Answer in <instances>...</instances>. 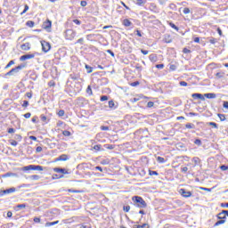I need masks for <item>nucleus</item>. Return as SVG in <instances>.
<instances>
[{
    "label": "nucleus",
    "instance_id": "nucleus-1",
    "mask_svg": "<svg viewBox=\"0 0 228 228\" xmlns=\"http://www.w3.org/2000/svg\"><path fill=\"white\" fill-rule=\"evenodd\" d=\"M132 200L134 204H135L136 208H139L141 209L147 208V202H145V200H143V198L140 196L132 197Z\"/></svg>",
    "mask_w": 228,
    "mask_h": 228
},
{
    "label": "nucleus",
    "instance_id": "nucleus-2",
    "mask_svg": "<svg viewBox=\"0 0 228 228\" xmlns=\"http://www.w3.org/2000/svg\"><path fill=\"white\" fill-rule=\"evenodd\" d=\"M76 31L72 28L66 29L64 32V37L66 40H74L76 38Z\"/></svg>",
    "mask_w": 228,
    "mask_h": 228
},
{
    "label": "nucleus",
    "instance_id": "nucleus-3",
    "mask_svg": "<svg viewBox=\"0 0 228 228\" xmlns=\"http://www.w3.org/2000/svg\"><path fill=\"white\" fill-rule=\"evenodd\" d=\"M217 218L219 221H217L214 224V227H218V225H222V224H225V220H227V217H226L224 210L217 215Z\"/></svg>",
    "mask_w": 228,
    "mask_h": 228
},
{
    "label": "nucleus",
    "instance_id": "nucleus-4",
    "mask_svg": "<svg viewBox=\"0 0 228 228\" xmlns=\"http://www.w3.org/2000/svg\"><path fill=\"white\" fill-rule=\"evenodd\" d=\"M42 29H45V31H47V33H51L53 29V21H51V20L49 19L45 20L42 24Z\"/></svg>",
    "mask_w": 228,
    "mask_h": 228
},
{
    "label": "nucleus",
    "instance_id": "nucleus-5",
    "mask_svg": "<svg viewBox=\"0 0 228 228\" xmlns=\"http://www.w3.org/2000/svg\"><path fill=\"white\" fill-rule=\"evenodd\" d=\"M23 170L27 172L28 170H38L39 172H42L44 170V167L42 166H35V165H29L23 167Z\"/></svg>",
    "mask_w": 228,
    "mask_h": 228
},
{
    "label": "nucleus",
    "instance_id": "nucleus-6",
    "mask_svg": "<svg viewBox=\"0 0 228 228\" xmlns=\"http://www.w3.org/2000/svg\"><path fill=\"white\" fill-rule=\"evenodd\" d=\"M43 53H49L51 51V43L47 41H41Z\"/></svg>",
    "mask_w": 228,
    "mask_h": 228
},
{
    "label": "nucleus",
    "instance_id": "nucleus-7",
    "mask_svg": "<svg viewBox=\"0 0 228 228\" xmlns=\"http://www.w3.org/2000/svg\"><path fill=\"white\" fill-rule=\"evenodd\" d=\"M24 65H19L15 68H12L9 72H7L5 74V76H13V73H17L19 72L20 70H22V69H24Z\"/></svg>",
    "mask_w": 228,
    "mask_h": 228
},
{
    "label": "nucleus",
    "instance_id": "nucleus-8",
    "mask_svg": "<svg viewBox=\"0 0 228 228\" xmlns=\"http://www.w3.org/2000/svg\"><path fill=\"white\" fill-rule=\"evenodd\" d=\"M179 193L184 199H190V197H191V191H187L186 189H180Z\"/></svg>",
    "mask_w": 228,
    "mask_h": 228
},
{
    "label": "nucleus",
    "instance_id": "nucleus-9",
    "mask_svg": "<svg viewBox=\"0 0 228 228\" xmlns=\"http://www.w3.org/2000/svg\"><path fill=\"white\" fill-rule=\"evenodd\" d=\"M15 191H17L15 187H12V188H10V189H6L4 191H0V197H3V195H8L10 193H15Z\"/></svg>",
    "mask_w": 228,
    "mask_h": 228
},
{
    "label": "nucleus",
    "instance_id": "nucleus-10",
    "mask_svg": "<svg viewBox=\"0 0 228 228\" xmlns=\"http://www.w3.org/2000/svg\"><path fill=\"white\" fill-rule=\"evenodd\" d=\"M142 99H149V97L144 96L143 94H136L134 98L130 100V102H138V101H142Z\"/></svg>",
    "mask_w": 228,
    "mask_h": 228
},
{
    "label": "nucleus",
    "instance_id": "nucleus-11",
    "mask_svg": "<svg viewBox=\"0 0 228 228\" xmlns=\"http://www.w3.org/2000/svg\"><path fill=\"white\" fill-rule=\"evenodd\" d=\"M35 58V54H25L20 57V61H26V60H33Z\"/></svg>",
    "mask_w": 228,
    "mask_h": 228
},
{
    "label": "nucleus",
    "instance_id": "nucleus-12",
    "mask_svg": "<svg viewBox=\"0 0 228 228\" xmlns=\"http://www.w3.org/2000/svg\"><path fill=\"white\" fill-rule=\"evenodd\" d=\"M21 51H29L31 49V43H25L20 45Z\"/></svg>",
    "mask_w": 228,
    "mask_h": 228
},
{
    "label": "nucleus",
    "instance_id": "nucleus-13",
    "mask_svg": "<svg viewBox=\"0 0 228 228\" xmlns=\"http://www.w3.org/2000/svg\"><path fill=\"white\" fill-rule=\"evenodd\" d=\"M69 159V155L62 154L59 156L57 159H55V161H67Z\"/></svg>",
    "mask_w": 228,
    "mask_h": 228
},
{
    "label": "nucleus",
    "instance_id": "nucleus-14",
    "mask_svg": "<svg viewBox=\"0 0 228 228\" xmlns=\"http://www.w3.org/2000/svg\"><path fill=\"white\" fill-rule=\"evenodd\" d=\"M149 60L150 61H152L153 63H156L158 61V54L156 53H151L149 55Z\"/></svg>",
    "mask_w": 228,
    "mask_h": 228
},
{
    "label": "nucleus",
    "instance_id": "nucleus-15",
    "mask_svg": "<svg viewBox=\"0 0 228 228\" xmlns=\"http://www.w3.org/2000/svg\"><path fill=\"white\" fill-rule=\"evenodd\" d=\"M123 26H125V28H129V26L133 25V22H131V20H129V19H125L122 21Z\"/></svg>",
    "mask_w": 228,
    "mask_h": 228
},
{
    "label": "nucleus",
    "instance_id": "nucleus-16",
    "mask_svg": "<svg viewBox=\"0 0 228 228\" xmlns=\"http://www.w3.org/2000/svg\"><path fill=\"white\" fill-rule=\"evenodd\" d=\"M191 97L192 99H200L201 101L205 100L204 96L200 94H192Z\"/></svg>",
    "mask_w": 228,
    "mask_h": 228
},
{
    "label": "nucleus",
    "instance_id": "nucleus-17",
    "mask_svg": "<svg viewBox=\"0 0 228 228\" xmlns=\"http://www.w3.org/2000/svg\"><path fill=\"white\" fill-rule=\"evenodd\" d=\"M93 150L95 151L96 152H100V151H102V145L96 144L93 147Z\"/></svg>",
    "mask_w": 228,
    "mask_h": 228
},
{
    "label": "nucleus",
    "instance_id": "nucleus-18",
    "mask_svg": "<svg viewBox=\"0 0 228 228\" xmlns=\"http://www.w3.org/2000/svg\"><path fill=\"white\" fill-rule=\"evenodd\" d=\"M58 224H60V221L47 222L45 225V227H52V225H56Z\"/></svg>",
    "mask_w": 228,
    "mask_h": 228
},
{
    "label": "nucleus",
    "instance_id": "nucleus-19",
    "mask_svg": "<svg viewBox=\"0 0 228 228\" xmlns=\"http://www.w3.org/2000/svg\"><path fill=\"white\" fill-rule=\"evenodd\" d=\"M204 95L207 97V99H215L216 97V94L213 93L205 94Z\"/></svg>",
    "mask_w": 228,
    "mask_h": 228
},
{
    "label": "nucleus",
    "instance_id": "nucleus-20",
    "mask_svg": "<svg viewBox=\"0 0 228 228\" xmlns=\"http://www.w3.org/2000/svg\"><path fill=\"white\" fill-rule=\"evenodd\" d=\"M168 26H170V28H172L173 29H175V31H179V27L175 26V24H174V22L171 21H167Z\"/></svg>",
    "mask_w": 228,
    "mask_h": 228
},
{
    "label": "nucleus",
    "instance_id": "nucleus-21",
    "mask_svg": "<svg viewBox=\"0 0 228 228\" xmlns=\"http://www.w3.org/2000/svg\"><path fill=\"white\" fill-rule=\"evenodd\" d=\"M103 147L109 151H113V149H115V144H105Z\"/></svg>",
    "mask_w": 228,
    "mask_h": 228
},
{
    "label": "nucleus",
    "instance_id": "nucleus-22",
    "mask_svg": "<svg viewBox=\"0 0 228 228\" xmlns=\"http://www.w3.org/2000/svg\"><path fill=\"white\" fill-rule=\"evenodd\" d=\"M53 171L57 172V174H65V169L60 167L53 168Z\"/></svg>",
    "mask_w": 228,
    "mask_h": 228
},
{
    "label": "nucleus",
    "instance_id": "nucleus-23",
    "mask_svg": "<svg viewBox=\"0 0 228 228\" xmlns=\"http://www.w3.org/2000/svg\"><path fill=\"white\" fill-rule=\"evenodd\" d=\"M26 26H28V28H35V21L33 20H28L26 22Z\"/></svg>",
    "mask_w": 228,
    "mask_h": 228
},
{
    "label": "nucleus",
    "instance_id": "nucleus-24",
    "mask_svg": "<svg viewBox=\"0 0 228 228\" xmlns=\"http://www.w3.org/2000/svg\"><path fill=\"white\" fill-rule=\"evenodd\" d=\"M147 3V0H136L137 6H142V4H145Z\"/></svg>",
    "mask_w": 228,
    "mask_h": 228
},
{
    "label": "nucleus",
    "instance_id": "nucleus-25",
    "mask_svg": "<svg viewBox=\"0 0 228 228\" xmlns=\"http://www.w3.org/2000/svg\"><path fill=\"white\" fill-rule=\"evenodd\" d=\"M9 142L12 147H17V145H19V142L13 139L9 140Z\"/></svg>",
    "mask_w": 228,
    "mask_h": 228
},
{
    "label": "nucleus",
    "instance_id": "nucleus-26",
    "mask_svg": "<svg viewBox=\"0 0 228 228\" xmlns=\"http://www.w3.org/2000/svg\"><path fill=\"white\" fill-rule=\"evenodd\" d=\"M123 211L125 213H129V211H131V206H129V205L124 206L123 207Z\"/></svg>",
    "mask_w": 228,
    "mask_h": 228
},
{
    "label": "nucleus",
    "instance_id": "nucleus-27",
    "mask_svg": "<svg viewBox=\"0 0 228 228\" xmlns=\"http://www.w3.org/2000/svg\"><path fill=\"white\" fill-rule=\"evenodd\" d=\"M86 94L89 95H94V91H92V86H88L86 88Z\"/></svg>",
    "mask_w": 228,
    "mask_h": 228
},
{
    "label": "nucleus",
    "instance_id": "nucleus-28",
    "mask_svg": "<svg viewBox=\"0 0 228 228\" xmlns=\"http://www.w3.org/2000/svg\"><path fill=\"white\" fill-rule=\"evenodd\" d=\"M48 86H50V88H53L54 86H56V82H54V80H51L48 82Z\"/></svg>",
    "mask_w": 228,
    "mask_h": 228
},
{
    "label": "nucleus",
    "instance_id": "nucleus-29",
    "mask_svg": "<svg viewBox=\"0 0 228 228\" xmlns=\"http://www.w3.org/2000/svg\"><path fill=\"white\" fill-rule=\"evenodd\" d=\"M63 136H70L72 134L69 130L62 131Z\"/></svg>",
    "mask_w": 228,
    "mask_h": 228
},
{
    "label": "nucleus",
    "instance_id": "nucleus-30",
    "mask_svg": "<svg viewBox=\"0 0 228 228\" xmlns=\"http://www.w3.org/2000/svg\"><path fill=\"white\" fill-rule=\"evenodd\" d=\"M12 65H15V61H10L8 64L5 66V69H10Z\"/></svg>",
    "mask_w": 228,
    "mask_h": 228
},
{
    "label": "nucleus",
    "instance_id": "nucleus-31",
    "mask_svg": "<svg viewBox=\"0 0 228 228\" xmlns=\"http://www.w3.org/2000/svg\"><path fill=\"white\" fill-rule=\"evenodd\" d=\"M186 129H193V127H195V125L191 124V123H188L185 125Z\"/></svg>",
    "mask_w": 228,
    "mask_h": 228
},
{
    "label": "nucleus",
    "instance_id": "nucleus-32",
    "mask_svg": "<svg viewBox=\"0 0 228 228\" xmlns=\"http://www.w3.org/2000/svg\"><path fill=\"white\" fill-rule=\"evenodd\" d=\"M149 175H159V173L157 171L149 170Z\"/></svg>",
    "mask_w": 228,
    "mask_h": 228
},
{
    "label": "nucleus",
    "instance_id": "nucleus-33",
    "mask_svg": "<svg viewBox=\"0 0 228 228\" xmlns=\"http://www.w3.org/2000/svg\"><path fill=\"white\" fill-rule=\"evenodd\" d=\"M109 108H115V102H113V100L109 101Z\"/></svg>",
    "mask_w": 228,
    "mask_h": 228
},
{
    "label": "nucleus",
    "instance_id": "nucleus-34",
    "mask_svg": "<svg viewBox=\"0 0 228 228\" xmlns=\"http://www.w3.org/2000/svg\"><path fill=\"white\" fill-rule=\"evenodd\" d=\"M217 117H219L221 122H224L225 120V115L224 114H217Z\"/></svg>",
    "mask_w": 228,
    "mask_h": 228
},
{
    "label": "nucleus",
    "instance_id": "nucleus-35",
    "mask_svg": "<svg viewBox=\"0 0 228 228\" xmlns=\"http://www.w3.org/2000/svg\"><path fill=\"white\" fill-rule=\"evenodd\" d=\"M158 163H165V158L163 157H158L157 158Z\"/></svg>",
    "mask_w": 228,
    "mask_h": 228
},
{
    "label": "nucleus",
    "instance_id": "nucleus-36",
    "mask_svg": "<svg viewBox=\"0 0 228 228\" xmlns=\"http://www.w3.org/2000/svg\"><path fill=\"white\" fill-rule=\"evenodd\" d=\"M33 222H34V224H40V222H42V220L40 219V217H34Z\"/></svg>",
    "mask_w": 228,
    "mask_h": 228
},
{
    "label": "nucleus",
    "instance_id": "nucleus-37",
    "mask_svg": "<svg viewBox=\"0 0 228 228\" xmlns=\"http://www.w3.org/2000/svg\"><path fill=\"white\" fill-rule=\"evenodd\" d=\"M57 115H58V117H63L65 115V110H59Z\"/></svg>",
    "mask_w": 228,
    "mask_h": 228
},
{
    "label": "nucleus",
    "instance_id": "nucleus-38",
    "mask_svg": "<svg viewBox=\"0 0 228 228\" xmlns=\"http://www.w3.org/2000/svg\"><path fill=\"white\" fill-rule=\"evenodd\" d=\"M224 72H217L216 74V77H218L220 79V78L224 77Z\"/></svg>",
    "mask_w": 228,
    "mask_h": 228
},
{
    "label": "nucleus",
    "instance_id": "nucleus-39",
    "mask_svg": "<svg viewBox=\"0 0 228 228\" xmlns=\"http://www.w3.org/2000/svg\"><path fill=\"white\" fill-rule=\"evenodd\" d=\"M28 10H29V6L28 4H25L24 10L20 13V15H24V13H26V12H28Z\"/></svg>",
    "mask_w": 228,
    "mask_h": 228
},
{
    "label": "nucleus",
    "instance_id": "nucleus-40",
    "mask_svg": "<svg viewBox=\"0 0 228 228\" xmlns=\"http://www.w3.org/2000/svg\"><path fill=\"white\" fill-rule=\"evenodd\" d=\"M71 79L73 81H77V79H79V75H71Z\"/></svg>",
    "mask_w": 228,
    "mask_h": 228
},
{
    "label": "nucleus",
    "instance_id": "nucleus-41",
    "mask_svg": "<svg viewBox=\"0 0 228 228\" xmlns=\"http://www.w3.org/2000/svg\"><path fill=\"white\" fill-rule=\"evenodd\" d=\"M183 53L184 54H190V53H191V50H190V49H188V48H183Z\"/></svg>",
    "mask_w": 228,
    "mask_h": 228
},
{
    "label": "nucleus",
    "instance_id": "nucleus-42",
    "mask_svg": "<svg viewBox=\"0 0 228 228\" xmlns=\"http://www.w3.org/2000/svg\"><path fill=\"white\" fill-rule=\"evenodd\" d=\"M29 106V102L28 101H24L22 103V108H28Z\"/></svg>",
    "mask_w": 228,
    "mask_h": 228
},
{
    "label": "nucleus",
    "instance_id": "nucleus-43",
    "mask_svg": "<svg viewBox=\"0 0 228 228\" xmlns=\"http://www.w3.org/2000/svg\"><path fill=\"white\" fill-rule=\"evenodd\" d=\"M68 191L69 193H81V191H77V190H72V189H69Z\"/></svg>",
    "mask_w": 228,
    "mask_h": 228
},
{
    "label": "nucleus",
    "instance_id": "nucleus-44",
    "mask_svg": "<svg viewBox=\"0 0 228 228\" xmlns=\"http://www.w3.org/2000/svg\"><path fill=\"white\" fill-rule=\"evenodd\" d=\"M108 96L107 95H103V96H102L101 98H100V101H101V102H104V101H108Z\"/></svg>",
    "mask_w": 228,
    "mask_h": 228
},
{
    "label": "nucleus",
    "instance_id": "nucleus-45",
    "mask_svg": "<svg viewBox=\"0 0 228 228\" xmlns=\"http://www.w3.org/2000/svg\"><path fill=\"white\" fill-rule=\"evenodd\" d=\"M183 12L184 15H188V13H190L191 11H190V8L185 7Z\"/></svg>",
    "mask_w": 228,
    "mask_h": 228
},
{
    "label": "nucleus",
    "instance_id": "nucleus-46",
    "mask_svg": "<svg viewBox=\"0 0 228 228\" xmlns=\"http://www.w3.org/2000/svg\"><path fill=\"white\" fill-rule=\"evenodd\" d=\"M175 69H177V66H175V64H171V65L169 66V70L174 71V70H175Z\"/></svg>",
    "mask_w": 228,
    "mask_h": 228
},
{
    "label": "nucleus",
    "instance_id": "nucleus-47",
    "mask_svg": "<svg viewBox=\"0 0 228 228\" xmlns=\"http://www.w3.org/2000/svg\"><path fill=\"white\" fill-rule=\"evenodd\" d=\"M15 139L18 140V142H22V135L20 134H16Z\"/></svg>",
    "mask_w": 228,
    "mask_h": 228
},
{
    "label": "nucleus",
    "instance_id": "nucleus-48",
    "mask_svg": "<svg viewBox=\"0 0 228 228\" xmlns=\"http://www.w3.org/2000/svg\"><path fill=\"white\" fill-rule=\"evenodd\" d=\"M208 126H213L215 127V129H218V125H216V123H215V122H209Z\"/></svg>",
    "mask_w": 228,
    "mask_h": 228
},
{
    "label": "nucleus",
    "instance_id": "nucleus-49",
    "mask_svg": "<svg viewBox=\"0 0 228 228\" xmlns=\"http://www.w3.org/2000/svg\"><path fill=\"white\" fill-rule=\"evenodd\" d=\"M138 85H140V81L130 83V86H138Z\"/></svg>",
    "mask_w": 228,
    "mask_h": 228
},
{
    "label": "nucleus",
    "instance_id": "nucleus-50",
    "mask_svg": "<svg viewBox=\"0 0 228 228\" xmlns=\"http://www.w3.org/2000/svg\"><path fill=\"white\" fill-rule=\"evenodd\" d=\"M101 130L102 131H110V126H102Z\"/></svg>",
    "mask_w": 228,
    "mask_h": 228
},
{
    "label": "nucleus",
    "instance_id": "nucleus-51",
    "mask_svg": "<svg viewBox=\"0 0 228 228\" xmlns=\"http://www.w3.org/2000/svg\"><path fill=\"white\" fill-rule=\"evenodd\" d=\"M31 178L34 179V181H38V179H40V176L38 175H33Z\"/></svg>",
    "mask_w": 228,
    "mask_h": 228
},
{
    "label": "nucleus",
    "instance_id": "nucleus-52",
    "mask_svg": "<svg viewBox=\"0 0 228 228\" xmlns=\"http://www.w3.org/2000/svg\"><path fill=\"white\" fill-rule=\"evenodd\" d=\"M42 122H47V117L45 115L40 116Z\"/></svg>",
    "mask_w": 228,
    "mask_h": 228
},
{
    "label": "nucleus",
    "instance_id": "nucleus-53",
    "mask_svg": "<svg viewBox=\"0 0 228 228\" xmlns=\"http://www.w3.org/2000/svg\"><path fill=\"white\" fill-rule=\"evenodd\" d=\"M220 169L223 170V172H225V170H228V166L223 165L220 167Z\"/></svg>",
    "mask_w": 228,
    "mask_h": 228
},
{
    "label": "nucleus",
    "instance_id": "nucleus-54",
    "mask_svg": "<svg viewBox=\"0 0 228 228\" xmlns=\"http://www.w3.org/2000/svg\"><path fill=\"white\" fill-rule=\"evenodd\" d=\"M194 143H195L196 145H201V144H202V141H200V139H196V140L194 141Z\"/></svg>",
    "mask_w": 228,
    "mask_h": 228
},
{
    "label": "nucleus",
    "instance_id": "nucleus-55",
    "mask_svg": "<svg viewBox=\"0 0 228 228\" xmlns=\"http://www.w3.org/2000/svg\"><path fill=\"white\" fill-rule=\"evenodd\" d=\"M74 24H77V26H81V20H73Z\"/></svg>",
    "mask_w": 228,
    "mask_h": 228
},
{
    "label": "nucleus",
    "instance_id": "nucleus-56",
    "mask_svg": "<svg viewBox=\"0 0 228 228\" xmlns=\"http://www.w3.org/2000/svg\"><path fill=\"white\" fill-rule=\"evenodd\" d=\"M120 4H122V6H124V8H126V10H131V8H129V6L126 4V3L121 1Z\"/></svg>",
    "mask_w": 228,
    "mask_h": 228
},
{
    "label": "nucleus",
    "instance_id": "nucleus-57",
    "mask_svg": "<svg viewBox=\"0 0 228 228\" xmlns=\"http://www.w3.org/2000/svg\"><path fill=\"white\" fill-rule=\"evenodd\" d=\"M153 107H154L153 102H149L147 103V108H153Z\"/></svg>",
    "mask_w": 228,
    "mask_h": 228
},
{
    "label": "nucleus",
    "instance_id": "nucleus-58",
    "mask_svg": "<svg viewBox=\"0 0 228 228\" xmlns=\"http://www.w3.org/2000/svg\"><path fill=\"white\" fill-rule=\"evenodd\" d=\"M180 86H188V83L186 81H181Z\"/></svg>",
    "mask_w": 228,
    "mask_h": 228
},
{
    "label": "nucleus",
    "instance_id": "nucleus-59",
    "mask_svg": "<svg viewBox=\"0 0 228 228\" xmlns=\"http://www.w3.org/2000/svg\"><path fill=\"white\" fill-rule=\"evenodd\" d=\"M156 69H165V64H157Z\"/></svg>",
    "mask_w": 228,
    "mask_h": 228
},
{
    "label": "nucleus",
    "instance_id": "nucleus-60",
    "mask_svg": "<svg viewBox=\"0 0 228 228\" xmlns=\"http://www.w3.org/2000/svg\"><path fill=\"white\" fill-rule=\"evenodd\" d=\"M26 97H28V99H31V97H33V93L31 92L26 93Z\"/></svg>",
    "mask_w": 228,
    "mask_h": 228
},
{
    "label": "nucleus",
    "instance_id": "nucleus-61",
    "mask_svg": "<svg viewBox=\"0 0 228 228\" xmlns=\"http://www.w3.org/2000/svg\"><path fill=\"white\" fill-rule=\"evenodd\" d=\"M17 208L19 209H22V208H26V204H19V205H17Z\"/></svg>",
    "mask_w": 228,
    "mask_h": 228
},
{
    "label": "nucleus",
    "instance_id": "nucleus-62",
    "mask_svg": "<svg viewBox=\"0 0 228 228\" xmlns=\"http://www.w3.org/2000/svg\"><path fill=\"white\" fill-rule=\"evenodd\" d=\"M43 149H42V146H37L36 148V152H42Z\"/></svg>",
    "mask_w": 228,
    "mask_h": 228
},
{
    "label": "nucleus",
    "instance_id": "nucleus-63",
    "mask_svg": "<svg viewBox=\"0 0 228 228\" xmlns=\"http://www.w3.org/2000/svg\"><path fill=\"white\" fill-rule=\"evenodd\" d=\"M86 4H88V3H86V1H81L80 2V5L83 6V7L86 6Z\"/></svg>",
    "mask_w": 228,
    "mask_h": 228
},
{
    "label": "nucleus",
    "instance_id": "nucleus-64",
    "mask_svg": "<svg viewBox=\"0 0 228 228\" xmlns=\"http://www.w3.org/2000/svg\"><path fill=\"white\" fill-rule=\"evenodd\" d=\"M24 118H31V113L28 112V113L24 114Z\"/></svg>",
    "mask_w": 228,
    "mask_h": 228
}]
</instances>
